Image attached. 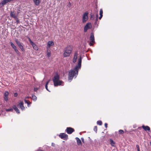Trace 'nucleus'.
<instances>
[{
	"label": "nucleus",
	"mask_w": 151,
	"mask_h": 151,
	"mask_svg": "<svg viewBox=\"0 0 151 151\" xmlns=\"http://www.w3.org/2000/svg\"><path fill=\"white\" fill-rule=\"evenodd\" d=\"M82 58L81 57L78 60V63L76 66L74 70H71L69 72L68 81L70 82L72 80L73 77H76L78 73V70L80 69L81 67Z\"/></svg>",
	"instance_id": "1"
},
{
	"label": "nucleus",
	"mask_w": 151,
	"mask_h": 151,
	"mask_svg": "<svg viewBox=\"0 0 151 151\" xmlns=\"http://www.w3.org/2000/svg\"><path fill=\"white\" fill-rule=\"evenodd\" d=\"M55 86H58L64 85V82L61 81L60 79V76L58 74H56L54 76L52 79Z\"/></svg>",
	"instance_id": "2"
},
{
	"label": "nucleus",
	"mask_w": 151,
	"mask_h": 151,
	"mask_svg": "<svg viewBox=\"0 0 151 151\" xmlns=\"http://www.w3.org/2000/svg\"><path fill=\"white\" fill-rule=\"evenodd\" d=\"M72 52V49L70 47H67L65 49L63 56L65 57L69 56L71 54Z\"/></svg>",
	"instance_id": "3"
},
{
	"label": "nucleus",
	"mask_w": 151,
	"mask_h": 151,
	"mask_svg": "<svg viewBox=\"0 0 151 151\" xmlns=\"http://www.w3.org/2000/svg\"><path fill=\"white\" fill-rule=\"evenodd\" d=\"M88 13L87 12L84 13L82 16V22L83 23H85L88 19Z\"/></svg>",
	"instance_id": "4"
},
{
	"label": "nucleus",
	"mask_w": 151,
	"mask_h": 151,
	"mask_svg": "<svg viewBox=\"0 0 151 151\" xmlns=\"http://www.w3.org/2000/svg\"><path fill=\"white\" fill-rule=\"evenodd\" d=\"M90 42L89 43V45L90 46H92L95 43L94 37L92 33L90 38Z\"/></svg>",
	"instance_id": "5"
},
{
	"label": "nucleus",
	"mask_w": 151,
	"mask_h": 151,
	"mask_svg": "<svg viewBox=\"0 0 151 151\" xmlns=\"http://www.w3.org/2000/svg\"><path fill=\"white\" fill-rule=\"evenodd\" d=\"M28 40L32 46L33 48L35 50H37L38 49V47L37 46L35 45V44L29 38H28Z\"/></svg>",
	"instance_id": "6"
},
{
	"label": "nucleus",
	"mask_w": 151,
	"mask_h": 151,
	"mask_svg": "<svg viewBox=\"0 0 151 151\" xmlns=\"http://www.w3.org/2000/svg\"><path fill=\"white\" fill-rule=\"evenodd\" d=\"M91 27V24L89 22L84 27V31L86 32L88 29H90Z\"/></svg>",
	"instance_id": "7"
},
{
	"label": "nucleus",
	"mask_w": 151,
	"mask_h": 151,
	"mask_svg": "<svg viewBox=\"0 0 151 151\" xmlns=\"http://www.w3.org/2000/svg\"><path fill=\"white\" fill-rule=\"evenodd\" d=\"M24 103L22 101H19V102L18 105V107L20 108L22 110H25V107L23 105Z\"/></svg>",
	"instance_id": "8"
},
{
	"label": "nucleus",
	"mask_w": 151,
	"mask_h": 151,
	"mask_svg": "<svg viewBox=\"0 0 151 151\" xmlns=\"http://www.w3.org/2000/svg\"><path fill=\"white\" fill-rule=\"evenodd\" d=\"M65 131L68 134H70L74 131V130L71 127H67L65 130Z\"/></svg>",
	"instance_id": "9"
},
{
	"label": "nucleus",
	"mask_w": 151,
	"mask_h": 151,
	"mask_svg": "<svg viewBox=\"0 0 151 151\" xmlns=\"http://www.w3.org/2000/svg\"><path fill=\"white\" fill-rule=\"evenodd\" d=\"M59 137L61 139H67L68 138V135L64 133H60Z\"/></svg>",
	"instance_id": "10"
},
{
	"label": "nucleus",
	"mask_w": 151,
	"mask_h": 151,
	"mask_svg": "<svg viewBox=\"0 0 151 151\" xmlns=\"http://www.w3.org/2000/svg\"><path fill=\"white\" fill-rule=\"evenodd\" d=\"M15 41L17 44V45L19 46V48L22 50V51H24V48L23 46L22 45L21 43L19 42L17 40H16Z\"/></svg>",
	"instance_id": "11"
},
{
	"label": "nucleus",
	"mask_w": 151,
	"mask_h": 151,
	"mask_svg": "<svg viewBox=\"0 0 151 151\" xmlns=\"http://www.w3.org/2000/svg\"><path fill=\"white\" fill-rule=\"evenodd\" d=\"M54 44L53 42L52 41H50L48 42L47 45V49L50 48V47L53 45Z\"/></svg>",
	"instance_id": "12"
},
{
	"label": "nucleus",
	"mask_w": 151,
	"mask_h": 151,
	"mask_svg": "<svg viewBox=\"0 0 151 151\" xmlns=\"http://www.w3.org/2000/svg\"><path fill=\"white\" fill-rule=\"evenodd\" d=\"M9 94V93L7 91H6L4 93V100L7 101L8 100V96Z\"/></svg>",
	"instance_id": "13"
},
{
	"label": "nucleus",
	"mask_w": 151,
	"mask_h": 151,
	"mask_svg": "<svg viewBox=\"0 0 151 151\" xmlns=\"http://www.w3.org/2000/svg\"><path fill=\"white\" fill-rule=\"evenodd\" d=\"M33 2L36 6H38L41 2V0H32Z\"/></svg>",
	"instance_id": "14"
},
{
	"label": "nucleus",
	"mask_w": 151,
	"mask_h": 151,
	"mask_svg": "<svg viewBox=\"0 0 151 151\" xmlns=\"http://www.w3.org/2000/svg\"><path fill=\"white\" fill-rule=\"evenodd\" d=\"M77 55L78 54L77 52H76L75 53L74 57H73V63H75L76 62L77 59Z\"/></svg>",
	"instance_id": "15"
},
{
	"label": "nucleus",
	"mask_w": 151,
	"mask_h": 151,
	"mask_svg": "<svg viewBox=\"0 0 151 151\" xmlns=\"http://www.w3.org/2000/svg\"><path fill=\"white\" fill-rule=\"evenodd\" d=\"M10 15L11 17L14 18V19H16L17 17V15L14 12H11L10 13Z\"/></svg>",
	"instance_id": "16"
},
{
	"label": "nucleus",
	"mask_w": 151,
	"mask_h": 151,
	"mask_svg": "<svg viewBox=\"0 0 151 151\" xmlns=\"http://www.w3.org/2000/svg\"><path fill=\"white\" fill-rule=\"evenodd\" d=\"M76 139L77 141L78 145H81L82 143L81 140L78 137H76Z\"/></svg>",
	"instance_id": "17"
},
{
	"label": "nucleus",
	"mask_w": 151,
	"mask_h": 151,
	"mask_svg": "<svg viewBox=\"0 0 151 151\" xmlns=\"http://www.w3.org/2000/svg\"><path fill=\"white\" fill-rule=\"evenodd\" d=\"M13 108L14 109L17 113L18 114L20 113V112L19 109L17 108L16 105H14L13 106Z\"/></svg>",
	"instance_id": "18"
},
{
	"label": "nucleus",
	"mask_w": 151,
	"mask_h": 151,
	"mask_svg": "<svg viewBox=\"0 0 151 151\" xmlns=\"http://www.w3.org/2000/svg\"><path fill=\"white\" fill-rule=\"evenodd\" d=\"M142 127L146 131H150V128L147 126H142Z\"/></svg>",
	"instance_id": "19"
},
{
	"label": "nucleus",
	"mask_w": 151,
	"mask_h": 151,
	"mask_svg": "<svg viewBox=\"0 0 151 151\" xmlns=\"http://www.w3.org/2000/svg\"><path fill=\"white\" fill-rule=\"evenodd\" d=\"M110 144L112 146H114V145L115 144V142L112 139H110Z\"/></svg>",
	"instance_id": "20"
},
{
	"label": "nucleus",
	"mask_w": 151,
	"mask_h": 151,
	"mask_svg": "<svg viewBox=\"0 0 151 151\" xmlns=\"http://www.w3.org/2000/svg\"><path fill=\"white\" fill-rule=\"evenodd\" d=\"M24 101L25 103L27 104L28 105V106L29 107V105L30 104H31V103L29 101L27 100L26 99L24 100Z\"/></svg>",
	"instance_id": "21"
},
{
	"label": "nucleus",
	"mask_w": 151,
	"mask_h": 151,
	"mask_svg": "<svg viewBox=\"0 0 151 151\" xmlns=\"http://www.w3.org/2000/svg\"><path fill=\"white\" fill-rule=\"evenodd\" d=\"M32 98L33 100L34 101H35L37 99V97L34 95H32Z\"/></svg>",
	"instance_id": "22"
},
{
	"label": "nucleus",
	"mask_w": 151,
	"mask_h": 151,
	"mask_svg": "<svg viewBox=\"0 0 151 151\" xmlns=\"http://www.w3.org/2000/svg\"><path fill=\"white\" fill-rule=\"evenodd\" d=\"M10 43L12 46V47L14 49L15 48H17L16 47L15 45L12 42H10Z\"/></svg>",
	"instance_id": "23"
},
{
	"label": "nucleus",
	"mask_w": 151,
	"mask_h": 151,
	"mask_svg": "<svg viewBox=\"0 0 151 151\" xmlns=\"http://www.w3.org/2000/svg\"><path fill=\"white\" fill-rule=\"evenodd\" d=\"M50 81V80H49L46 83V85H45V88H46V89H47V90L49 91H50L48 90V89L47 88V85H48V83Z\"/></svg>",
	"instance_id": "24"
},
{
	"label": "nucleus",
	"mask_w": 151,
	"mask_h": 151,
	"mask_svg": "<svg viewBox=\"0 0 151 151\" xmlns=\"http://www.w3.org/2000/svg\"><path fill=\"white\" fill-rule=\"evenodd\" d=\"M97 124L99 125H101L102 124V122L101 121H98L97 122Z\"/></svg>",
	"instance_id": "25"
},
{
	"label": "nucleus",
	"mask_w": 151,
	"mask_h": 151,
	"mask_svg": "<svg viewBox=\"0 0 151 151\" xmlns=\"http://www.w3.org/2000/svg\"><path fill=\"white\" fill-rule=\"evenodd\" d=\"M103 10L102 9H101L100 10L99 14L100 15L103 16Z\"/></svg>",
	"instance_id": "26"
},
{
	"label": "nucleus",
	"mask_w": 151,
	"mask_h": 151,
	"mask_svg": "<svg viewBox=\"0 0 151 151\" xmlns=\"http://www.w3.org/2000/svg\"><path fill=\"white\" fill-rule=\"evenodd\" d=\"M124 132V131L122 130H119V134H122Z\"/></svg>",
	"instance_id": "27"
},
{
	"label": "nucleus",
	"mask_w": 151,
	"mask_h": 151,
	"mask_svg": "<svg viewBox=\"0 0 151 151\" xmlns=\"http://www.w3.org/2000/svg\"><path fill=\"white\" fill-rule=\"evenodd\" d=\"M14 51L17 54H18L19 53V52L18 50L17 49V48H15V49H14Z\"/></svg>",
	"instance_id": "28"
},
{
	"label": "nucleus",
	"mask_w": 151,
	"mask_h": 151,
	"mask_svg": "<svg viewBox=\"0 0 151 151\" xmlns=\"http://www.w3.org/2000/svg\"><path fill=\"white\" fill-rule=\"evenodd\" d=\"M13 110V109H6V111H12Z\"/></svg>",
	"instance_id": "29"
},
{
	"label": "nucleus",
	"mask_w": 151,
	"mask_h": 151,
	"mask_svg": "<svg viewBox=\"0 0 151 151\" xmlns=\"http://www.w3.org/2000/svg\"><path fill=\"white\" fill-rule=\"evenodd\" d=\"M47 56L48 57H50V52H47Z\"/></svg>",
	"instance_id": "30"
},
{
	"label": "nucleus",
	"mask_w": 151,
	"mask_h": 151,
	"mask_svg": "<svg viewBox=\"0 0 151 151\" xmlns=\"http://www.w3.org/2000/svg\"><path fill=\"white\" fill-rule=\"evenodd\" d=\"M94 130L95 132H96L97 131V128L96 126H95L94 127Z\"/></svg>",
	"instance_id": "31"
},
{
	"label": "nucleus",
	"mask_w": 151,
	"mask_h": 151,
	"mask_svg": "<svg viewBox=\"0 0 151 151\" xmlns=\"http://www.w3.org/2000/svg\"><path fill=\"white\" fill-rule=\"evenodd\" d=\"M15 19L16 20V22L17 23H18L19 22V20L17 18V17L16 19Z\"/></svg>",
	"instance_id": "32"
},
{
	"label": "nucleus",
	"mask_w": 151,
	"mask_h": 151,
	"mask_svg": "<svg viewBox=\"0 0 151 151\" xmlns=\"http://www.w3.org/2000/svg\"><path fill=\"white\" fill-rule=\"evenodd\" d=\"M18 95V94L17 93H15L14 94V96L15 97H17Z\"/></svg>",
	"instance_id": "33"
},
{
	"label": "nucleus",
	"mask_w": 151,
	"mask_h": 151,
	"mask_svg": "<svg viewBox=\"0 0 151 151\" xmlns=\"http://www.w3.org/2000/svg\"><path fill=\"white\" fill-rule=\"evenodd\" d=\"M67 6L69 7H70L71 6V4L70 2L68 4V5Z\"/></svg>",
	"instance_id": "34"
},
{
	"label": "nucleus",
	"mask_w": 151,
	"mask_h": 151,
	"mask_svg": "<svg viewBox=\"0 0 151 151\" xmlns=\"http://www.w3.org/2000/svg\"><path fill=\"white\" fill-rule=\"evenodd\" d=\"M81 139L82 140V142H83L84 143V138L83 137H82L81 138Z\"/></svg>",
	"instance_id": "35"
},
{
	"label": "nucleus",
	"mask_w": 151,
	"mask_h": 151,
	"mask_svg": "<svg viewBox=\"0 0 151 151\" xmlns=\"http://www.w3.org/2000/svg\"><path fill=\"white\" fill-rule=\"evenodd\" d=\"M38 89V88H34V91H37V90Z\"/></svg>",
	"instance_id": "36"
},
{
	"label": "nucleus",
	"mask_w": 151,
	"mask_h": 151,
	"mask_svg": "<svg viewBox=\"0 0 151 151\" xmlns=\"http://www.w3.org/2000/svg\"><path fill=\"white\" fill-rule=\"evenodd\" d=\"M51 145L53 147H55V144L53 143H52Z\"/></svg>",
	"instance_id": "37"
},
{
	"label": "nucleus",
	"mask_w": 151,
	"mask_h": 151,
	"mask_svg": "<svg viewBox=\"0 0 151 151\" xmlns=\"http://www.w3.org/2000/svg\"><path fill=\"white\" fill-rule=\"evenodd\" d=\"M107 124L106 123L105 124V127L106 128L107 127Z\"/></svg>",
	"instance_id": "38"
},
{
	"label": "nucleus",
	"mask_w": 151,
	"mask_h": 151,
	"mask_svg": "<svg viewBox=\"0 0 151 151\" xmlns=\"http://www.w3.org/2000/svg\"><path fill=\"white\" fill-rule=\"evenodd\" d=\"M103 16L100 15V17H99V19H101V18Z\"/></svg>",
	"instance_id": "39"
},
{
	"label": "nucleus",
	"mask_w": 151,
	"mask_h": 151,
	"mask_svg": "<svg viewBox=\"0 0 151 151\" xmlns=\"http://www.w3.org/2000/svg\"><path fill=\"white\" fill-rule=\"evenodd\" d=\"M29 96H27V97H26L25 98V99H26H26H29Z\"/></svg>",
	"instance_id": "40"
},
{
	"label": "nucleus",
	"mask_w": 151,
	"mask_h": 151,
	"mask_svg": "<svg viewBox=\"0 0 151 151\" xmlns=\"http://www.w3.org/2000/svg\"><path fill=\"white\" fill-rule=\"evenodd\" d=\"M136 147H137V149H139V145H136Z\"/></svg>",
	"instance_id": "41"
},
{
	"label": "nucleus",
	"mask_w": 151,
	"mask_h": 151,
	"mask_svg": "<svg viewBox=\"0 0 151 151\" xmlns=\"http://www.w3.org/2000/svg\"><path fill=\"white\" fill-rule=\"evenodd\" d=\"M137 150L138 151H140V150H139V149H137Z\"/></svg>",
	"instance_id": "42"
},
{
	"label": "nucleus",
	"mask_w": 151,
	"mask_h": 151,
	"mask_svg": "<svg viewBox=\"0 0 151 151\" xmlns=\"http://www.w3.org/2000/svg\"><path fill=\"white\" fill-rule=\"evenodd\" d=\"M96 17H98V15H96Z\"/></svg>",
	"instance_id": "43"
},
{
	"label": "nucleus",
	"mask_w": 151,
	"mask_h": 151,
	"mask_svg": "<svg viewBox=\"0 0 151 151\" xmlns=\"http://www.w3.org/2000/svg\"><path fill=\"white\" fill-rule=\"evenodd\" d=\"M39 151H42V150H39Z\"/></svg>",
	"instance_id": "44"
}]
</instances>
